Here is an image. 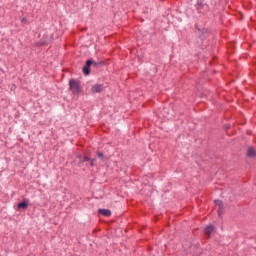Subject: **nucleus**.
Masks as SVG:
<instances>
[{"instance_id": "nucleus-1", "label": "nucleus", "mask_w": 256, "mask_h": 256, "mask_svg": "<svg viewBox=\"0 0 256 256\" xmlns=\"http://www.w3.org/2000/svg\"><path fill=\"white\" fill-rule=\"evenodd\" d=\"M69 90L74 95H79L81 93V82H79V80L71 79L69 81Z\"/></svg>"}, {"instance_id": "nucleus-2", "label": "nucleus", "mask_w": 256, "mask_h": 256, "mask_svg": "<svg viewBox=\"0 0 256 256\" xmlns=\"http://www.w3.org/2000/svg\"><path fill=\"white\" fill-rule=\"evenodd\" d=\"M197 13H200L202 15H205L207 11H209V5L207 3H203L201 1H197L195 4Z\"/></svg>"}, {"instance_id": "nucleus-3", "label": "nucleus", "mask_w": 256, "mask_h": 256, "mask_svg": "<svg viewBox=\"0 0 256 256\" xmlns=\"http://www.w3.org/2000/svg\"><path fill=\"white\" fill-rule=\"evenodd\" d=\"M196 31L199 32V39H201V41H205V39H207V37H209V35H211V30L207 29V28H199L198 26H195Z\"/></svg>"}, {"instance_id": "nucleus-4", "label": "nucleus", "mask_w": 256, "mask_h": 256, "mask_svg": "<svg viewBox=\"0 0 256 256\" xmlns=\"http://www.w3.org/2000/svg\"><path fill=\"white\" fill-rule=\"evenodd\" d=\"M91 65H93V60H87L85 65L83 66V73L84 75H90L91 74Z\"/></svg>"}, {"instance_id": "nucleus-5", "label": "nucleus", "mask_w": 256, "mask_h": 256, "mask_svg": "<svg viewBox=\"0 0 256 256\" xmlns=\"http://www.w3.org/2000/svg\"><path fill=\"white\" fill-rule=\"evenodd\" d=\"M213 231H215V226L210 224L204 229V235H206V237H210Z\"/></svg>"}, {"instance_id": "nucleus-6", "label": "nucleus", "mask_w": 256, "mask_h": 256, "mask_svg": "<svg viewBox=\"0 0 256 256\" xmlns=\"http://www.w3.org/2000/svg\"><path fill=\"white\" fill-rule=\"evenodd\" d=\"M92 93H101L103 92V85L102 84H95L91 88Z\"/></svg>"}, {"instance_id": "nucleus-7", "label": "nucleus", "mask_w": 256, "mask_h": 256, "mask_svg": "<svg viewBox=\"0 0 256 256\" xmlns=\"http://www.w3.org/2000/svg\"><path fill=\"white\" fill-rule=\"evenodd\" d=\"M214 203H215V205L218 206V215H219V217H221V213H223V201L215 200Z\"/></svg>"}, {"instance_id": "nucleus-8", "label": "nucleus", "mask_w": 256, "mask_h": 256, "mask_svg": "<svg viewBox=\"0 0 256 256\" xmlns=\"http://www.w3.org/2000/svg\"><path fill=\"white\" fill-rule=\"evenodd\" d=\"M247 157L253 158L256 157V151L253 146H250L246 152Z\"/></svg>"}, {"instance_id": "nucleus-9", "label": "nucleus", "mask_w": 256, "mask_h": 256, "mask_svg": "<svg viewBox=\"0 0 256 256\" xmlns=\"http://www.w3.org/2000/svg\"><path fill=\"white\" fill-rule=\"evenodd\" d=\"M98 213H100V215H103L104 217H111V210L109 209H99Z\"/></svg>"}, {"instance_id": "nucleus-10", "label": "nucleus", "mask_w": 256, "mask_h": 256, "mask_svg": "<svg viewBox=\"0 0 256 256\" xmlns=\"http://www.w3.org/2000/svg\"><path fill=\"white\" fill-rule=\"evenodd\" d=\"M18 209H27L29 207V204L26 201L20 202L17 205Z\"/></svg>"}, {"instance_id": "nucleus-11", "label": "nucleus", "mask_w": 256, "mask_h": 256, "mask_svg": "<svg viewBox=\"0 0 256 256\" xmlns=\"http://www.w3.org/2000/svg\"><path fill=\"white\" fill-rule=\"evenodd\" d=\"M80 158V163H87V161H91V158H89V156H79Z\"/></svg>"}, {"instance_id": "nucleus-12", "label": "nucleus", "mask_w": 256, "mask_h": 256, "mask_svg": "<svg viewBox=\"0 0 256 256\" xmlns=\"http://www.w3.org/2000/svg\"><path fill=\"white\" fill-rule=\"evenodd\" d=\"M97 157L99 159H103V157H104L103 152H97Z\"/></svg>"}, {"instance_id": "nucleus-13", "label": "nucleus", "mask_w": 256, "mask_h": 256, "mask_svg": "<svg viewBox=\"0 0 256 256\" xmlns=\"http://www.w3.org/2000/svg\"><path fill=\"white\" fill-rule=\"evenodd\" d=\"M90 166L95 167V159H90Z\"/></svg>"}, {"instance_id": "nucleus-14", "label": "nucleus", "mask_w": 256, "mask_h": 256, "mask_svg": "<svg viewBox=\"0 0 256 256\" xmlns=\"http://www.w3.org/2000/svg\"><path fill=\"white\" fill-rule=\"evenodd\" d=\"M101 65H105V62H103V61L97 62L98 67H101Z\"/></svg>"}, {"instance_id": "nucleus-15", "label": "nucleus", "mask_w": 256, "mask_h": 256, "mask_svg": "<svg viewBox=\"0 0 256 256\" xmlns=\"http://www.w3.org/2000/svg\"><path fill=\"white\" fill-rule=\"evenodd\" d=\"M21 23L27 24V18H22Z\"/></svg>"}, {"instance_id": "nucleus-16", "label": "nucleus", "mask_w": 256, "mask_h": 256, "mask_svg": "<svg viewBox=\"0 0 256 256\" xmlns=\"http://www.w3.org/2000/svg\"><path fill=\"white\" fill-rule=\"evenodd\" d=\"M92 65H94V67H98L97 62H95V61H93Z\"/></svg>"}]
</instances>
